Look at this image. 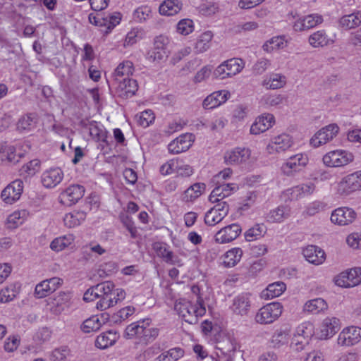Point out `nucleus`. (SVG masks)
Returning <instances> with one entry per match:
<instances>
[{
    "instance_id": "nucleus-1",
    "label": "nucleus",
    "mask_w": 361,
    "mask_h": 361,
    "mask_svg": "<svg viewBox=\"0 0 361 361\" xmlns=\"http://www.w3.org/2000/svg\"><path fill=\"white\" fill-rule=\"evenodd\" d=\"M174 310L180 317L189 324H195L206 312V308L199 296L196 297L195 301L180 298L176 302Z\"/></svg>"
},
{
    "instance_id": "nucleus-2",
    "label": "nucleus",
    "mask_w": 361,
    "mask_h": 361,
    "mask_svg": "<svg viewBox=\"0 0 361 361\" xmlns=\"http://www.w3.org/2000/svg\"><path fill=\"white\" fill-rule=\"evenodd\" d=\"M101 298L97 302L96 307L99 310H105L123 300L126 296V290L116 287L112 281H105L98 284Z\"/></svg>"
},
{
    "instance_id": "nucleus-3",
    "label": "nucleus",
    "mask_w": 361,
    "mask_h": 361,
    "mask_svg": "<svg viewBox=\"0 0 361 361\" xmlns=\"http://www.w3.org/2000/svg\"><path fill=\"white\" fill-rule=\"evenodd\" d=\"M361 190V170L342 177L330 185V191L339 197L349 196Z\"/></svg>"
},
{
    "instance_id": "nucleus-4",
    "label": "nucleus",
    "mask_w": 361,
    "mask_h": 361,
    "mask_svg": "<svg viewBox=\"0 0 361 361\" xmlns=\"http://www.w3.org/2000/svg\"><path fill=\"white\" fill-rule=\"evenodd\" d=\"M355 159V154L346 149L335 148L326 152L321 161L324 166L331 169L344 168L352 164Z\"/></svg>"
},
{
    "instance_id": "nucleus-5",
    "label": "nucleus",
    "mask_w": 361,
    "mask_h": 361,
    "mask_svg": "<svg viewBox=\"0 0 361 361\" xmlns=\"http://www.w3.org/2000/svg\"><path fill=\"white\" fill-rule=\"evenodd\" d=\"M245 62L240 58H231L224 61L213 71L216 80H226L240 74L245 68Z\"/></svg>"
},
{
    "instance_id": "nucleus-6",
    "label": "nucleus",
    "mask_w": 361,
    "mask_h": 361,
    "mask_svg": "<svg viewBox=\"0 0 361 361\" xmlns=\"http://www.w3.org/2000/svg\"><path fill=\"white\" fill-rule=\"evenodd\" d=\"M224 163L227 165L246 167L254 161L250 149L235 147L228 149L224 154Z\"/></svg>"
},
{
    "instance_id": "nucleus-7",
    "label": "nucleus",
    "mask_w": 361,
    "mask_h": 361,
    "mask_svg": "<svg viewBox=\"0 0 361 361\" xmlns=\"http://www.w3.org/2000/svg\"><path fill=\"white\" fill-rule=\"evenodd\" d=\"M340 127L336 123H329L317 130L310 138L309 145L317 149L332 142L338 135Z\"/></svg>"
},
{
    "instance_id": "nucleus-8",
    "label": "nucleus",
    "mask_w": 361,
    "mask_h": 361,
    "mask_svg": "<svg viewBox=\"0 0 361 361\" xmlns=\"http://www.w3.org/2000/svg\"><path fill=\"white\" fill-rule=\"evenodd\" d=\"M73 305V297L68 292H60L53 298L46 300L44 312L59 316L68 310Z\"/></svg>"
},
{
    "instance_id": "nucleus-9",
    "label": "nucleus",
    "mask_w": 361,
    "mask_h": 361,
    "mask_svg": "<svg viewBox=\"0 0 361 361\" xmlns=\"http://www.w3.org/2000/svg\"><path fill=\"white\" fill-rule=\"evenodd\" d=\"M295 145L293 136L286 133L273 136L266 145V152L270 155H276L288 151Z\"/></svg>"
},
{
    "instance_id": "nucleus-10",
    "label": "nucleus",
    "mask_w": 361,
    "mask_h": 361,
    "mask_svg": "<svg viewBox=\"0 0 361 361\" xmlns=\"http://www.w3.org/2000/svg\"><path fill=\"white\" fill-rule=\"evenodd\" d=\"M283 311V306L279 302H269L258 310L255 320L260 324H269L277 320Z\"/></svg>"
},
{
    "instance_id": "nucleus-11",
    "label": "nucleus",
    "mask_w": 361,
    "mask_h": 361,
    "mask_svg": "<svg viewBox=\"0 0 361 361\" xmlns=\"http://www.w3.org/2000/svg\"><path fill=\"white\" fill-rule=\"evenodd\" d=\"M309 161L308 154L305 152H300L290 156L282 164L280 170L283 175L291 176L305 169Z\"/></svg>"
},
{
    "instance_id": "nucleus-12",
    "label": "nucleus",
    "mask_w": 361,
    "mask_h": 361,
    "mask_svg": "<svg viewBox=\"0 0 361 361\" xmlns=\"http://www.w3.org/2000/svg\"><path fill=\"white\" fill-rule=\"evenodd\" d=\"M333 281L336 286L341 288L355 287L361 284V267L347 269L336 275Z\"/></svg>"
},
{
    "instance_id": "nucleus-13",
    "label": "nucleus",
    "mask_w": 361,
    "mask_h": 361,
    "mask_svg": "<svg viewBox=\"0 0 361 361\" xmlns=\"http://www.w3.org/2000/svg\"><path fill=\"white\" fill-rule=\"evenodd\" d=\"M357 217V212L353 208L347 206H341L332 210L330 216V221L336 226H348L353 224Z\"/></svg>"
},
{
    "instance_id": "nucleus-14",
    "label": "nucleus",
    "mask_w": 361,
    "mask_h": 361,
    "mask_svg": "<svg viewBox=\"0 0 361 361\" xmlns=\"http://www.w3.org/2000/svg\"><path fill=\"white\" fill-rule=\"evenodd\" d=\"M341 327L340 319L336 317L324 318L319 326L315 329V338L318 340H329L331 338Z\"/></svg>"
},
{
    "instance_id": "nucleus-15",
    "label": "nucleus",
    "mask_w": 361,
    "mask_h": 361,
    "mask_svg": "<svg viewBox=\"0 0 361 361\" xmlns=\"http://www.w3.org/2000/svg\"><path fill=\"white\" fill-rule=\"evenodd\" d=\"M85 188L79 184H71L63 190L58 197L59 202L66 207L78 203L85 195Z\"/></svg>"
},
{
    "instance_id": "nucleus-16",
    "label": "nucleus",
    "mask_w": 361,
    "mask_h": 361,
    "mask_svg": "<svg viewBox=\"0 0 361 361\" xmlns=\"http://www.w3.org/2000/svg\"><path fill=\"white\" fill-rule=\"evenodd\" d=\"M88 18L91 24L107 31L114 29L120 24L122 20V14L120 12L114 11L102 17L100 15L90 13Z\"/></svg>"
},
{
    "instance_id": "nucleus-17",
    "label": "nucleus",
    "mask_w": 361,
    "mask_h": 361,
    "mask_svg": "<svg viewBox=\"0 0 361 361\" xmlns=\"http://www.w3.org/2000/svg\"><path fill=\"white\" fill-rule=\"evenodd\" d=\"M361 341V327L348 326L338 334L336 343L341 347H351Z\"/></svg>"
},
{
    "instance_id": "nucleus-18",
    "label": "nucleus",
    "mask_w": 361,
    "mask_h": 361,
    "mask_svg": "<svg viewBox=\"0 0 361 361\" xmlns=\"http://www.w3.org/2000/svg\"><path fill=\"white\" fill-rule=\"evenodd\" d=\"M241 233V226L238 223H233L216 231L214 235V240L218 244H228L236 240Z\"/></svg>"
},
{
    "instance_id": "nucleus-19",
    "label": "nucleus",
    "mask_w": 361,
    "mask_h": 361,
    "mask_svg": "<svg viewBox=\"0 0 361 361\" xmlns=\"http://www.w3.org/2000/svg\"><path fill=\"white\" fill-rule=\"evenodd\" d=\"M238 343L235 338L229 334H223L221 340L218 341L216 347V361H221L224 357L226 361L228 360L230 354L236 350Z\"/></svg>"
},
{
    "instance_id": "nucleus-20",
    "label": "nucleus",
    "mask_w": 361,
    "mask_h": 361,
    "mask_svg": "<svg viewBox=\"0 0 361 361\" xmlns=\"http://www.w3.org/2000/svg\"><path fill=\"white\" fill-rule=\"evenodd\" d=\"M49 248L55 253L75 250L76 236L72 233L56 236L51 240Z\"/></svg>"
},
{
    "instance_id": "nucleus-21",
    "label": "nucleus",
    "mask_w": 361,
    "mask_h": 361,
    "mask_svg": "<svg viewBox=\"0 0 361 361\" xmlns=\"http://www.w3.org/2000/svg\"><path fill=\"white\" fill-rule=\"evenodd\" d=\"M231 97L229 90H216L208 94L202 101V106L205 110H213L224 104Z\"/></svg>"
},
{
    "instance_id": "nucleus-22",
    "label": "nucleus",
    "mask_w": 361,
    "mask_h": 361,
    "mask_svg": "<svg viewBox=\"0 0 361 361\" xmlns=\"http://www.w3.org/2000/svg\"><path fill=\"white\" fill-rule=\"evenodd\" d=\"M30 218V212L25 209H17L7 214L4 226L9 231H14L23 226Z\"/></svg>"
},
{
    "instance_id": "nucleus-23",
    "label": "nucleus",
    "mask_w": 361,
    "mask_h": 361,
    "mask_svg": "<svg viewBox=\"0 0 361 361\" xmlns=\"http://www.w3.org/2000/svg\"><path fill=\"white\" fill-rule=\"evenodd\" d=\"M23 180L16 179L9 183L1 193L2 201L7 204H13L18 201L23 192Z\"/></svg>"
},
{
    "instance_id": "nucleus-24",
    "label": "nucleus",
    "mask_w": 361,
    "mask_h": 361,
    "mask_svg": "<svg viewBox=\"0 0 361 361\" xmlns=\"http://www.w3.org/2000/svg\"><path fill=\"white\" fill-rule=\"evenodd\" d=\"M63 283V280L57 276L43 280L36 285L35 296L37 298H44L59 289Z\"/></svg>"
},
{
    "instance_id": "nucleus-25",
    "label": "nucleus",
    "mask_w": 361,
    "mask_h": 361,
    "mask_svg": "<svg viewBox=\"0 0 361 361\" xmlns=\"http://www.w3.org/2000/svg\"><path fill=\"white\" fill-rule=\"evenodd\" d=\"M195 140V135L189 133H183L168 145L170 154H178L188 151Z\"/></svg>"
},
{
    "instance_id": "nucleus-26",
    "label": "nucleus",
    "mask_w": 361,
    "mask_h": 361,
    "mask_svg": "<svg viewBox=\"0 0 361 361\" xmlns=\"http://www.w3.org/2000/svg\"><path fill=\"white\" fill-rule=\"evenodd\" d=\"M276 123L275 117L270 113H262L257 116L250 128L251 135H257L271 129Z\"/></svg>"
},
{
    "instance_id": "nucleus-27",
    "label": "nucleus",
    "mask_w": 361,
    "mask_h": 361,
    "mask_svg": "<svg viewBox=\"0 0 361 361\" xmlns=\"http://www.w3.org/2000/svg\"><path fill=\"white\" fill-rule=\"evenodd\" d=\"M229 207L226 202H220L209 209L204 215L207 225L213 226L220 223L228 214Z\"/></svg>"
},
{
    "instance_id": "nucleus-28",
    "label": "nucleus",
    "mask_w": 361,
    "mask_h": 361,
    "mask_svg": "<svg viewBox=\"0 0 361 361\" xmlns=\"http://www.w3.org/2000/svg\"><path fill=\"white\" fill-rule=\"evenodd\" d=\"M64 178L63 170L59 167H51L43 171L41 183L47 189H52L59 185Z\"/></svg>"
},
{
    "instance_id": "nucleus-29",
    "label": "nucleus",
    "mask_w": 361,
    "mask_h": 361,
    "mask_svg": "<svg viewBox=\"0 0 361 361\" xmlns=\"http://www.w3.org/2000/svg\"><path fill=\"white\" fill-rule=\"evenodd\" d=\"M336 35L329 36L325 30H319L313 32L308 37V43L312 48H323L335 43Z\"/></svg>"
},
{
    "instance_id": "nucleus-30",
    "label": "nucleus",
    "mask_w": 361,
    "mask_h": 361,
    "mask_svg": "<svg viewBox=\"0 0 361 361\" xmlns=\"http://www.w3.org/2000/svg\"><path fill=\"white\" fill-rule=\"evenodd\" d=\"M216 185L211 192L208 197V200L211 203H216L220 200L229 197L235 192L239 187L236 183H216Z\"/></svg>"
},
{
    "instance_id": "nucleus-31",
    "label": "nucleus",
    "mask_w": 361,
    "mask_h": 361,
    "mask_svg": "<svg viewBox=\"0 0 361 361\" xmlns=\"http://www.w3.org/2000/svg\"><path fill=\"white\" fill-rule=\"evenodd\" d=\"M243 255L244 252L241 247H233L221 255L220 264L225 268H233L240 262Z\"/></svg>"
},
{
    "instance_id": "nucleus-32",
    "label": "nucleus",
    "mask_w": 361,
    "mask_h": 361,
    "mask_svg": "<svg viewBox=\"0 0 361 361\" xmlns=\"http://www.w3.org/2000/svg\"><path fill=\"white\" fill-rule=\"evenodd\" d=\"M117 94L123 98L131 97L137 91L138 85L135 80L131 78L122 80L121 82H112Z\"/></svg>"
},
{
    "instance_id": "nucleus-33",
    "label": "nucleus",
    "mask_w": 361,
    "mask_h": 361,
    "mask_svg": "<svg viewBox=\"0 0 361 361\" xmlns=\"http://www.w3.org/2000/svg\"><path fill=\"white\" fill-rule=\"evenodd\" d=\"M305 259L314 265H321L326 260V253L318 246L310 245L305 247L302 251Z\"/></svg>"
},
{
    "instance_id": "nucleus-34",
    "label": "nucleus",
    "mask_w": 361,
    "mask_h": 361,
    "mask_svg": "<svg viewBox=\"0 0 361 361\" xmlns=\"http://www.w3.org/2000/svg\"><path fill=\"white\" fill-rule=\"evenodd\" d=\"M288 44L289 41L286 35H275L266 40L262 49L267 54H273L285 49Z\"/></svg>"
},
{
    "instance_id": "nucleus-35",
    "label": "nucleus",
    "mask_w": 361,
    "mask_h": 361,
    "mask_svg": "<svg viewBox=\"0 0 361 361\" xmlns=\"http://www.w3.org/2000/svg\"><path fill=\"white\" fill-rule=\"evenodd\" d=\"M329 309L327 302L322 298H315L307 300L303 306L304 312L312 314H320L325 313Z\"/></svg>"
},
{
    "instance_id": "nucleus-36",
    "label": "nucleus",
    "mask_w": 361,
    "mask_h": 361,
    "mask_svg": "<svg viewBox=\"0 0 361 361\" xmlns=\"http://www.w3.org/2000/svg\"><path fill=\"white\" fill-rule=\"evenodd\" d=\"M250 295L243 293L234 298L231 309L234 314L244 316L250 310Z\"/></svg>"
},
{
    "instance_id": "nucleus-37",
    "label": "nucleus",
    "mask_w": 361,
    "mask_h": 361,
    "mask_svg": "<svg viewBox=\"0 0 361 361\" xmlns=\"http://www.w3.org/2000/svg\"><path fill=\"white\" fill-rule=\"evenodd\" d=\"M286 83V77L282 73L275 72L267 75L262 82L263 87L273 90L283 88Z\"/></svg>"
},
{
    "instance_id": "nucleus-38",
    "label": "nucleus",
    "mask_w": 361,
    "mask_h": 361,
    "mask_svg": "<svg viewBox=\"0 0 361 361\" xmlns=\"http://www.w3.org/2000/svg\"><path fill=\"white\" fill-rule=\"evenodd\" d=\"M22 285L18 281L7 284L0 290V303H8L14 300L21 291Z\"/></svg>"
},
{
    "instance_id": "nucleus-39",
    "label": "nucleus",
    "mask_w": 361,
    "mask_h": 361,
    "mask_svg": "<svg viewBox=\"0 0 361 361\" xmlns=\"http://www.w3.org/2000/svg\"><path fill=\"white\" fill-rule=\"evenodd\" d=\"M182 8L180 0H164L159 4L158 12L161 16L170 17L177 15Z\"/></svg>"
},
{
    "instance_id": "nucleus-40",
    "label": "nucleus",
    "mask_w": 361,
    "mask_h": 361,
    "mask_svg": "<svg viewBox=\"0 0 361 361\" xmlns=\"http://www.w3.org/2000/svg\"><path fill=\"white\" fill-rule=\"evenodd\" d=\"M106 317L104 314H96L85 319L80 326L84 333H92L98 331L105 323Z\"/></svg>"
},
{
    "instance_id": "nucleus-41",
    "label": "nucleus",
    "mask_w": 361,
    "mask_h": 361,
    "mask_svg": "<svg viewBox=\"0 0 361 361\" xmlns=\"http://www.w3.org/2000/svg\"><path fill=\"white\" fill-rule=\"evenodd\" d=\"M87 214L84 211L75 209L63 216V224L66 228H74L85 222Z\"/></svg>"
},
{
    "instance_id": "nucleus-42",
    "label": "nucleus",
    "mask_w": 361,
    "mask_h": 361,
    "mask_svg": "<svg viewBox=\"0 0 361 361\" xmlns=\"http://www.w3.org/2000/svg\"><path fill=\"white\" fill-rule=\"evenodd\" d=\"M338 26L345 30H350L361 24V11H356L350 14H345L339 18Z\"/></svg>"
},
{
    "instance_id": "nucleus-43",
    "label": "nucleus",
    "mask_w": 361,
    "mask_h": 361,
    "mask_svg": "<svg viewBox=\"0 0 361 361\" xmlns=\"http://www.w3.org/2000/svg\"><path fill=\"white\" fill-rule=\"evenodd\" d=\"M206 191L204 183H195L189 186L182 195L183 200L186 202H193Z\"/></svg>"
},
{
    "instance_id": "nucleus-44",
    "label": "nucleus",
    "mask_w": 361,
    "mask_h": 361,
    "mask_svg": "<svg viewBox=\"0 0 361 361\" xmlns=\"http://www.w3.org/2000/svg\"><path fill=\"white\" fill-rule=\"evenodd\" d=\"M118 338L119 334L116 331H107L97 337L95 345L98 348L105 349L114 345Z\"/></svg>"
},
{
    "instance_id": "nucleus-45",
    "label": "nucleus",
    "mask_w": 361,
    "mask_h": 361,
    "mask_svg": "<svg viewBox=\"0 0 361 361\" xmlns=\"http://www.w3.org/2000/svg\"><path fill=\"white\" fill-rule=\"evenodd\" d=\"M37 116L32 114L22 116L16 123V130L20 133H28L37 127Z\"/></svg>"
},
{
    "instance_id": "nucleus-46",
    "label": "nucleus",
    "mask_w": 361,
    "mask_h": 361,
    "mask_svg": "<svg viewBox=\"0 0 361 361\" xmlns=\"http://www.w3.org/2000/svg\"><path fill=\"white\" fill-rule=\"evenodd\" d=\"M85 128L92 140L95 141L105 140L106 137V131L101 123L94 121H90L85 124Z\"/></svg>"
},
{
    "instance_id": "nucleus-47",
    "label": "nucleus",
    "mask_w": 361,
    "mask_h": 361,
    "mask_svg": "<svg viewBox=\"0 0 361 361\" xmlns=\"http://www.w3.org/2000/svg\"><path fill=\"white\" fill-rule=\"evenodd\" d=\"M134 71L133 63L129 61L119 63L113 74V82H121L122 80L130 78Z\"/></svg>"
},
{
    "instance_id": "nucleus-48",
    "label": "nucleus",
    "mask_w": 361,
    "mask_h": 361,
    "mask_svg": "<svg viewBox=\"0 0 361 361\" xmlns=\"http://www.w3.org/2000/svg\"><path fill=\"white\" fill-rule=\"evenodd\" d=\"M214 33L211 30L202 32L197 37L194 49L197 53H203L207 51L212 46Z\"/></svg>"
},
{
    "instance_id": "nucleus-49",
    "label": "nucleus",
    "mask_w": 361,
    "mask_h": 361,
    "mask_svg": "<svg viewBox=\"0 0 361 361\" xmlns=\"http://www.w3.org/2000/svg\"><path fill=\"white\" fill-rule=\"evenodd\" d=\"M286 289L283 282L276 281L270 283L261 293V297L265 300L272 299L281 295Z\"/></svg>"
},
{
    "instance_id": "nucleus-50",
    "label": "nucleus",
    "mask_w": 361,
    "mask_h": 361,
    "mask_svg": "<svg viewBox=\"0 0 361 361\" xmlns=\"http://www.w3.org/2000/svg\"><path fill=\"white\" fill-rule=\"evenodd\" d=\"M145 322H146L147 324H148V318L129 324L125 330V337L129 339L135 338H142L145 328L144 326L145 324Z\"/></svg>"
},
{
    "instance_id": "nucleus-51",
    "label": "nucleus",
    "mask_w": 361,
    "mask_h": 361,
    "mask_svg": "<svg viewBox=\"0 0 361 361\" xmlns=\"http://www.w3.org/2000/svg\"><path fill=\"white\" fill-rule=\"evenodd\" d=\"M294 333L298 337H302V338L310 341L312 337H315L316 330L312 322L305 321L297 326Z\"/></svg>"
},
{
    "instance_id": "nucleus-52",
    "label": "nucleus",
    "mask_w": 361,
    "mask_h": 361,
    "mask_svg": "<svg viewBox=\"0 0 361 361\" xmlns=\"http://www.w3.org/2000/svg\"><path fill=\"white\" fill-rule=\"evenodd\" d=\"M290 216V209L286 206H279L271 210L267 215V220L271 223H281Z\"/></svg>"
},
{
    "instance_id": "nucleus-53",
    "label": "nucleus",
    "mask_w": 361,
    "mask_h": 361,
    "mask_svg": "<svg viewBox=\"0 0 361 361\" xmlns=\"http://www.w3.org/2000/svg\"><path fill=\"white\" fill-rule=\"evenodd\" d=\"M195 173L194 167L184 159L176 158L175 174L179 178H189Z\"/></svg>"
},
{
    "instance_id": "nucleus-54",
    "label": "nucleus",
    "mask_w": 361,
    "mask_h": 361,
    "mask_svg": "<svg viewBox=\"0 0 361 361\" xmlns=\"http://www.w3.org/2000/svg\"><path fill=\"white\" fill-rule=\"evenodd\" d=\"M153 249L156 254L163 258L166 262L176 264L177 261L174 259L173 252L169 249L167 245L163 243H154L153 244Z\"/></svg>"
},
{
    "instance_id": "nucleus-55",
    "label": "nucleus",
    "mask_w": 361,
    "mask_h": 361,
    "mask_svg": "<svg viewBox=\"0 0 361 361\" xmlns=\"http://www.w3.org/2000/svg\"><path fill=\"white\" fill-rule=\"evenodd\" d=\"M23 156V153L18 151V147L5 143L3 159L16 164L18 163Z\"/></svg>"
},
{
    "instance_id": "nucleus-56",
    "label": "nucleus",
    "mask_w": 361,
    "mask_h": 361,
    "mask_svg": "<svg viewBox=\"0 0 361 361\" xmlns=\"http://www.w3.org/2000/svg\"><path fill=\"white\" fill-rule=\"evenodd\" d=\"M290 331L288 329H279L273 334L271 343L274 348H280L287 345L289 341Z\"/></svg>"
},
{
    "instance_id": "nucleus-57",
    "label": "nucleus",
    "mask_w": 361,
    "mask_h": 361,
    "mask_svg": "<svg viewBox=\"0 0 361 361\" xmlns=\"http://www.w3.org/2000/svg\"><path fill=\"white\" fill-rule=\"evenodd\" d=\"M40 168L41 161L37 159H35L25 164L21 167L20 173L24 177L30 178L37 174L39 171Z\"/></svg>"
},
{
    "instance_id": "nucleus-58",
    "label": "nucleus",
    "mask_w": 361,
    "mask_h": 361,
    "mask_svg": "<svg viewBox=\"0 0 361 361\" xmlns=\"http://www.w3.org/2000/svg\"><path fill=\"white\" fill-rule=\"evenodd\" d=\"M264 233V226L263 224H257L245 231L244 238L245 241L252 242L259 239Z\"/></svg>"
},
{
    "instance_id": "nucleus-59",
    "label": "nucleus",
    "mask_w": 361,
    "mask_h": 361,
    "mask_svg": "<svg viewBox=\"0 0 361 361\" xmlns=\"http://www.w3.org/2000/svg\"><path fill=\"white\" fill-rule=\"evenodd\" d=\"M283 102V97L279 94L267 93L264 94L260 100V104L264 108H270L281 104Z\"/></svg>"
},
{
    "instance_id": "nucleus-60",
    "label": "nucleus",
    "mask_w": 361,
    "mask_h": 361,
    "mask_svg": "<svg viewBox=\"0 0 361 361\" xmlns=\"http://www.w3.org/2000/svg\"><path fill=\"white\" fill-rule=\"evenodd\" d=\"M118 270V265L116 262L108 261L101 264L97 269L99 277L105 278L116 274Z\"/></svg>"
},
{
    "instance_id": "nucleus-61",
    "label": "nucleus",
    "mask_w": 361,
    "mask_h": 361,
    "mask_svg": "<svg viewBox=\"0 0 361 361\" xmlns=\"http://www.w3.org/2000/svg\"><path fill=\"white\" fill-rule=\"evenodd\" d=\"M184 355V351L180 348H171L159 355L156 361H176Z\"/></svg>"
},
{
    "instance_id": "nucleus-62",
    "label": "nucleus",
    "mask_w": 361,
    "mask_h": 361,
    "mask_svg": "<svg viewBox=\"0 0 361 361\" xmlns=\"http://www.w3.org/2000/svg\"><path fill=\"white\" fill-rule=\"evenodd\" d=\"M176 28L179 35L187 36L195 30V23L190 18H183L178 22Z\"/></svg>"
},
{
    "instance_id": "nucleus-63",
    "label": "nucleus",
    "mask_w": 361,
    "mask_h": 361,
    "mask_svg": "<svg viewBox=\"0 0 361 361\" xmlns=\"http://www.w3.org/2000/svg\"><path fill=\"white\" fill-rule=\"evenodd\" d=\"M152 15V9L147 5H142L135 8L133 13V18L137 23L146 21Z\"/></svg>"
},
{
    "instance_id": "nucleus-64",
    "label": "nucleus",
    "mask_w": 361,
    "mask_h": 361,
    "mask_svg": "<svg viewBox=\"0 0 361 361\" xmlns=\"http://www.w3.org/2000/svg\"><path fill=\"white\" fill-rule=\"evenodd\" d=\"M348 247L353 250H361V231H354L349 233L345 238Z\"/></svg>"
}]
</instances>
